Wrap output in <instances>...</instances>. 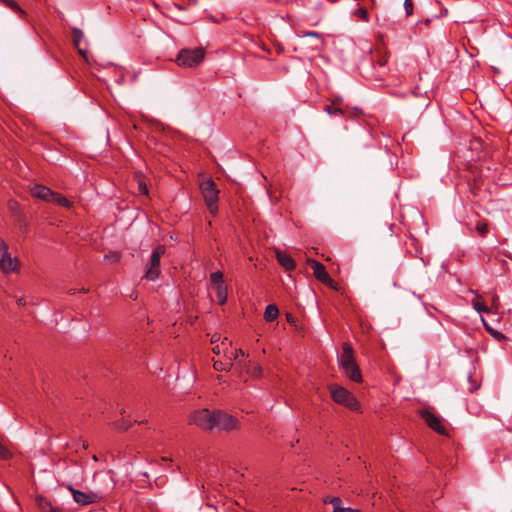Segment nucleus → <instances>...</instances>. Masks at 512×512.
<instances>
[{
  "label": "nucleus",
  "mask_w": 512,
  "mask_h": 512,
  "mask_svg": "<svg viewBox=\"0 0 512 512\" xmlns=\"http://www.w3.org/2000/svg\"><path fill=\"white\" fill-rule=\"evenodd\" d=\"M0 269L3 273L9 274L18 272L20 269L17 258L12 257L8 251L7 243L0 237Z\"/></svg>",
  "instance_id": "nucleus-5"
},
{
  "label": "nucleus",
  "mask_w": 512,
  "mask_h": 512,
  "mask_svg": "<svg viewBox=\"0 0 512 512\" xmlns=\"http://www.w3.org/2000/svg\"><path fill=\"white\" fill-rule=\"evenodd\" d=\"M276 258L278 263L286 270L292 271L295 269L296 264L292 257L286 252L277 251Z\"/></svg>",
  "instance_id": "nucleus-16"
},
{
  "label": "nucleus",
  "mask_w": 512,
  "mask_h": 512,
  "mask_svg": "<svg viewBox=\"0 0 512 512\" xmlns=\"http://www.w3.org/2000/svg\"><path fill=\"white\" fill-rule=\"evenodd\" d=\"M69 489L72 492L74 501L82 506L95 503L100 499L99 495L94 492L86 493L80 490H76L71 486Z\"/></svg>",
  "instance_id": "nucleus-9"
},
{
  "label": "nucleus",
  "mask_w": 512,
  "mask_h": 512,
  "mask_svg": "<svg viewBox=\"0 0 512 512\" xmlns=\"http://www.w3.org/2000/svg\"><path fill=\"white\" fill-rule=\"evenodd\" d=\"M473 308L479 313H488L490 309L481 300V296L476 293V297L471 301Z\"/></svg>",
  "instance_id": "nucleus-20"
},
{
  "label": "nucleus",
  "mask_w": 512,
  "mask_h": 512,
  "mask_svg": "<svg viewBox=\"0 0 512 512\" xmlns=\"http://www.w3.org/2000/svg\"><path fill=\"white\" fill-rule=\"evenodd\" d=\"M201 192L205 204L211 214H216L218 211V194L219 190L212 179H207L201 183Z\"/></svg>",
  "instance_id": "nucleus-3"
},
{
  "label": "nucleus",
  "mask_w": 512,
  "mask_h": 512,
  "mask_svg": "<svg viewBox=\"0 0 512 512\" xmlns=\"http://www.w3.org/2000/svg\"><path fill=\"white\" fill-rule=\"evenodd\" d=\"M308 266L313 270L314 276L317 280H319L321 283H324L330 275L326 271L325 266L314 260V259H307Z\"/></svg>",
  "instance_id": "nucleus-11"
},
{
  "label": "nucleus",
  "mask_w": 512,
  "mask_h": 512,
  "mask_svg": "<svg viewBox=\"0 0 512 512\" xmlns=\"http://www.w3.org/2000/svg\"><path fill=\"white\" fill-rule=\"evenodd\" d=\"M325 503H330L333 506V510H335L336 507H343L342 500L339 497L327 499L325 500Z\"/></svg>",
  "instance_id": "nucleus-31"
},
{
  "label": "nucleus",
  "mask_w": 512,
  "mask_h": 512,
  "mask_svg": "<svg viewBox=\"0 0 512 512\" xmlns=\"http://www.w3.org/2000/svg\"><path fill=\"white\" fill-rule=\"evenodd\" d=\"M6 6L16 12L20 17H26V12L14 0H9Z\"/></svg>",
  "instance_id": "nucleus-24"
},
{
  "label": "nucleus",
  "mask_w": 512,
  "mask_h": 512,
  "mask_svg": "<svg viewBox=\"0 0 512 512\" xmlns=\"http://www.w3.org/2000/svg\"><path fill=\"white\" fill-rule=\"evenodd\" d=\"M232 342L228 340V338H224L222 340V342L220 343V345L222 346V348L226 351L228 349L229 346H231Z\"/></svg>",
  "instance_id": "nucleus-38"
},
{
  "label": "nucleus",
  "mask_w": 512,
  "mask_h": 512,
  "mask_svg": "<svg viewBox=\"0 0 512 512\" xmlns=\"http://www.w3.org/2000/svg\"><path fill=\"white\" fill-rule=\"evenodd\" d=\"M498 302H499V298H498V296H497L496 294H495V295H493V297H492V305H493L495 308H497Z\"/></svg>",
  "instance_id": "nucleus-42"
},
{
  "label": "nucleus",
  "mask_w": 512,
  "mask_h": 512,
  "mask_svg": "<svg viewBox=\"0 0 512 512\" xmlns=\"http://www.w3.org/2000/svg\"><path fill=\"white\" fill-rule=\"evenodd\" d=\"M339 101H334L331 105H326L324 107L325 112H327L329 115H336V116H344L345 112L342 108L337 107L336 104Z\"/></svg>",
  "instance_id": "nucleus-22"
},
{
  "label": "nucleus",
  "mask_w": 512,
  "mask_h": 512,
  "mask_svg": "<svg viewBox=\"0 0 512 512\" xmlns=\"http://www.w3.org/2000/svg\"><path fill=\"white\" fill-rule=\"evenodd\" d=\"M166 247L164 245H158L151 253L149 262L146 265V271L144 277L149 281H155L160 275V259L165 254Z\"/></svg>",
  "instance_id": "nucleus-4"
},
{
  "label": "nucleus",
  "mask_w": 512,
  "mask_h": 512,
  "mask_svg": "<svg viewBox=\"0 0 512 512\" xmlns=\"http://www.w3.org/2000/svg\"><path fill=\"white\" fill-rule=\"evenodd\" d=\"M493 334H494L495 336H498V335H499V336L503 337L499 332H496V333H493Z\"/></svg>",
  "instance_id": "nucleus-47"
},
{
  "label": "nucleus",
  "mask_w": 512,
  "mask_h": 512,
  "mask_svg": "<svg viewBox=\"0 0 512 512\" xmlns=\"http://www.w3.org/2000/svg\"><path fill=\"white\" fill-rule=\"evenodd\" d=\"M218 340H219V337H218L216 334H215V335H213V336H212V338H211V342H212V343H215V342H216V341H218Z\"/></svg>",
  "instance_id": "nucleus-43"
},
{
  "label": "nucleus",
  "mask_w": 512,
  "mask_h": 512,
  "mask_svg": "<svg viewBox=\"0 0 512 512\" xmlns=\"http://www.w3.org/2000/svg\"><path fill=\"white\" fill-rule=\"evenodd\" d=\"M332 399L341 405L349 408L352 411H358L360 404L354 395L342 386L331 384L328 387Z\"/></svg>",
  "instance_id": "nucleus-1"
},
{
  "label": "nucleus",
  "mask_w": 512,
  "mask_h": 512,
  "mask_svg": "<svg viewBox=\"0 0 512 512\" xmlns=\"http://www.w3.org/2000/svg\"><path fill=\"white\" fill-rule=\"evenodd\" d=\"M6 6L16 12L20 17H26V12L14 0H9Z\"/></svg>",
  "instance_id": "nucleus-25"
},
{
  "label": "nucleus",
  "mask_w": 512,
  "mask_h": 512,
  "mask_svg": "<svg viewBox=\"0 0 512 512\" xmlns=\"http://www.w3.org/2000/svg\"><path fill=\"white\" fill-rule=\"evenodd\" d=\"M385 63H386V61H385L384 59L379 60V64H380L381 66H384V65H385Z\"/></svg>",
  "instance_id": "nucleus-45"
},
{
  "label": "nucleus",
  "mask_w": 512,
  "mask_h": 512,
  "mask_svg": "<svg viewBox=\"0 0 512 512\" xmlns=\"http://www.w3.org/2000/svg\"><path fill=\"white\" fill-rule=\"evenodd\" d=\"M50 202L55 203L57 205H60L62 207H69L70 206V201L67 198H65L61 194H58V193H55V192H53V197L50 200Z\"/></svg>",
  "instance_id": "nucleus-23"
},
{
  "label": "nucleus",
  "mask_w": 512,
  "mask_h": 512,
  "mask_svg": "<svg viewBox=\"0 0 512 512\" xmlns=\"http://www.w3.org/2000/svg\"><path fill=\"white\" fill-rule=\"evenodd\" d=\"M138 190H139V193H141L143 195H148V188L142 180L138 181Z\"/></svg>",
  "instance_id": "nucleus-35"
},
{
  "label": "nucleus",
  "mask_w": 512,
  "mask_h": 512,
  "mask_svg": "<svg viewBox=\"0 0 512 512\" xmlns=\"http://www.w3.org/2000/svg\"><path fill=\"white\" fill-rule=\"evenodd\" d=\"M421 417L423 418V420L426 422V424L431 428L433 429L434 431H436L437 433L441 434V435H445L446 434V428L445 426L442 424V419L440 417H438L437 415L433 414L432 412L428 411V410H423L421 411Z\"/></svg>",
  "instance_id": "nucleus-8"
},
{
  "label": "nucleus",
  "mask_w": 512,
  "mask_h": 512,
  "mask_svg": "<svg viewBox=\"0 0 512 512\" xmlns=\"http://www.w3.org/2000/svg\"><path fill=\"white\" fill-rule=\"evenodd\" d=\"M354 15L362 21L368 22L369 20L368 11L364 7H359L358 9H356Z\"/></svg>",
  "instance_id": "nucleus-28"
},
{
  "label": "nucleus",
  "mask_w": 512,
  "mask_h": 512,
  "mask_svg": "<svg viewBox=\"0 0 512 512\" xmlns=\"http://www.w3.org/2000/svg\"><path fill=\"white\" fill-rule=\"evenodd\" d=\"M210 281L215 285L224 284L223 273L221 271H215L210 274Z\"/></svg>",
  "instance_id": "nucleus-26"
},
{
  "label": "nucleus",
  "mask_w": 512,
  "mask_h": 512,
  "mask_svg": "<svg viewBox=\"0 0 512 512\" xmlns=\"http://www.w3.org/2000/svg\"><path fill=\"white\" fill-rule=\"evenodd\" d=\"M279 315V310L276 305L270 304L266 307L264 312V318L268 322H272L277 319Z\"/></svg>",
  "instance_id": "nucleus-21"
},
{
  "label": "nucleus",
  "mask_w": 512,
  "mask_h": 512,
  "mask_svg": "<svg viewBox=\"0 0 512 512\" xmlns=\"http://www.w3.org/2000/svg\"><path fill=\"white\" fill-rule=\"evenodd\" d=\"M476 230L481 236H484L488 230L487 224L485 222H478L476 225Z\"/></svg>",
  "instance_id": "nucleus-32"
},
{
  "label": "nucleus",
  "mask_w": 512,
  "mask_h": 512,
  "mask_svg": "<svg viewBox=\"0 0 512 512\" xmlns=\"http://www.w3.org/2000/svg\"><path fill=\"white\" fill-rule=\"evenodd\" d=\"M72 37L74 46L78 49L79 54L86 59V51L80 47L81 41L84 38V33L79 28H72Z\"/></svg>",
  "instance_id": "nucleus-18"
},
{
  "label": "nucleus",
  "mask_w": 512,
  "mask_h": 512,
  "mask_svg": "<svg viewBox=\"0 0 512 512\" xmlns=\"http://www.w3.org/2000/svg\"><path fill=\"white\" fill-rule=\"evenodd\" d=\"M214 411L200 409L191 414L190 421L203 430H213Z\"/></svg>",
  "instance_id": "nucleus-7"
},
{
  "label": "nucleus",
  "mask_w": 512,
  "mask_h": 512,
  "mask_svg": "<svg viewBox=\"0 0 512 512\" xmlns=\"http://www.w3.org/2000/svg\"><path fill=\"white\" fill-rule=\"evenodd\" d=\"M213 430L232 431L240 427V422L234 416L223 411H214Z\"/></svg>",
  "instance_id": "nucleus-6"
},
{
  "label": "nucleus",
  "mask_w": 512,
  "mask_h": 512,
  "mask_svg": "<svg viewBox=\"0 0 512 512\" xmlns=\"http://www.w3.org/2000/svg\"><path fill=\"white\" fill-rule=\"evenodd\" d=\"M323 284H325L326 286H328L329 288H331L335 291L339 290L338 283L335 280H333L331 277H328V279Z\"/></svg>",
  "instance_id": "nucleus-34"
},
{
  "label": "nucleus",
  "mask_w": 512,
  "mask_h": 512,
  "mask_svg": "<svg viewBox=\"0 0 512 512\" xmlns=\"http://www.w3.org/2000/svg\"><path fill=\"white\" fill-rule=\"evenodd\" d=\"M11 457V452L6 446L0 441V459H8Z\"/></svg>",
  "instance_id": "nucleus-30"
},
{
  "label": "nucleus",
  "mask_w": 512,
  "mask_h": 512,
  "mask_svg": "<svg viewBox=\"0 0 512 512\" xmlns=\"http://www.w3.org/2000/svg\"><path fill=\"white\" fill-rule=\"evenodd\" d=\"M240 356H241V357H244V356H245L244 351H243L242 349H237V350H235V352L233 353V359H234V360H237V359H238V357H240Z\"/></svg>",
  "instance_id": "nucleus-39"
},
{
  "label": "nucleus",
  "mask_w": 512,
  "mask_h": 512,
  "mask_svg": "<svg viewBox=\"0 0 512 512\" xmlns=\"http://www.w3.org/2000/svg\"><path fill=\"white\" fill-rule=\"evenodd\" d=\"M404 9L406 12V16H410L413 13V2L412 0H405L404 1Z\"/></svg>",
  "instance_id": "nucleus-33"
},
{
  "label": "nucleus",
  "mask_w": 512,
  "mask_h": 512,
  "mask_svg": "<svg viewBox=\"0 0 512 512\" xmlns=\"http://www.w3.org/2000/svg\"><path fill=\"white\" fill-rule=\"evenodd\" d=\"M236 367L240 369L241 373H246L248 376L254 379H258L262 376V368L260 365L251 361H237Z\"/></svg>",
  "instance_id": "nucleus-10"
},
{
  "label": "nucleus",
  "mask_w": 512,
  "mask_h": 512,
  "mask_svg": "<svg viewBox=\"0 0 512 512\" xmlns=\"http://www.w3.org/2000/svg\"><path fill=\"white\" fill-rule=\"evenodd\" d=\"M214 287H215L216 296L218 298L219 304L223 305L227 301V296H228L227 286L224 283V284H220V285H215Z\"/></svg>",
  "instance_id": "nucleus-19"
},
{
  "label": "nucleus",
  "mask_w": 512,
  "mask_h": 512,
  "mask_svg": "<svg viewBox=\"0 0 512 512\" xmlns=\"http://www.w3.org/2000/svg\"><path fill=\"white\" fill-rule=\"evenodd\" d=\"M0 2L6 5L9 2V0H0Z\"/></svg>",
  "instance_id": "nucleus-46"
},
{
  "label": "nucleus",
  "mask_w": 512,
  "mask_h": 512,
  "mask_svg": "<svg viewBox=\"0 0 512 512\" xmlns=\"http://www.w3.org/2000/svg\"><path fill=\"white\" fill-rule=\"evenodd\" d=\"M105 261L110 263H116L120 260V254L118 252H111L104 256Z\"/></svg>",
  "instance_id": "nucleus-29"
},
{
  "label": "nucleus",
  "mask_w": 512,
  "mask_h": 512,
  "mask_svg": "<svg viewBox=\"0 0 512 512\" xmlns=\"http://www.w3.org/2000/svg\"><path fill=\"white\" fill-rule=\"evenodd\" d=\"M205 57V51L201 47L193 49H182L176 58V63L180 67L193 68L199 65Z\"/></svg>",
  "instance_id": "nucleus-2"
},
{
  "label": "nucleus",
  "mask_w": 512,
  "mask_h": 512,
  "mask_svg": "<svg viewBox=\"0 0 512 512\" xmlns=\"http://www.w3.org/2000/svg\"><path fill=\"white\" fill-rule=\"evenodd\" d=\"M332 512H360L357 509H352L350 507H336Z\"/></svg>",
  "instance_id": "nucleus-36"
},
{
  "label": "nucleus",
  "mask_w": 512,
  "mask_h": 512,
  "mask_svg": "<svg viewBox=\"0 0 512 512\" xmlns=\"http://www.w3.org/2000/svg\"><path fill=\"white\" fill-rule=\"evenodd\" d=\"M356 361L354 358V351L349 343H343L342 353L338 358L339 367L347 366L352 362Z\"/></svg>",
  "instance_id": "nucleus-12"
},
{
  "label": "nucleus",
  "mask_w": 512,
  "mask_h": 512,
  "mask_svg": "<svg viewBox=\"0 0 512 512\" xmlns=\"http://www.w3.org/2000/svg\"><path fill=\"white\" fill-rule=\"evenodd\" d=\"M37 506L42 512H65L63 509L57 506H53L52 503L45 497L39 496L36 499Z\"/></svg>",
  "instance_id": "nucleus-17"
},
{
  "label": "nucleus",
  "mask_w": 512,
  "mask_h": 512,
  "mask_svg": "<svg viewBox=\"0 0 512 512\" xmlns=\"http://www.w3.org/2000/svg\"><path fill=\"white\" fill-rule=\"evenodd\" d=\"M16 302H17V304H18V305H20V306H24V305H26V303H27V302H26V299H25V297H24V296L16 297Z\"/></svg>",
  "instance_id": "nucleus-41"
},
{
  "label": "nucleus",
  "mask_w": 512,
  "mask_h": 512,
  "mask_svg": "<svg viewBox=\"0 0 512 512\" xmlns=\"http://www.w3.org/2000/svg\"><path fill=\"white\" fill-rule=\"evenodd\" d=\"M114 425H115L116 429L122 430V431H125L130 427V424H127L125 422H116Z\"/></svg>",
  "instance_id": "nucleus-37"
},
{
  "label": "nucleus",
  "mask_w": 512,
  "mask_h": 512,
  "mask_svg": "<svg viewBox=\"0 0 512 512\" xmlns=\"http://www.w3.org/2000/svg\"><path fill=\"white\" fill-rule=\"evenodd\" d=\"M302 37L311 39L310 47L312 50H321L324 46V39L318 32H304Z\"/></svg>",
  "instance_id": "nucleus-15"
},
{
  "label": "nucleus",
  "mask_w": 512,
  "mask_h": 512,
  "mask_svg": "<svg viewBox=\"0 0 512 512\" xmlns=\"http://www.w3.org/2000/svg\"><path fill=\"white\" fill-rule=\"evenodd\" d=\"M233 366V363L232 362H229V363H224L222 361H215L213 363V368L216 370V371H229Z\"/></svg>",
  "instance_id": "nucleus-27"
},
{
  "label": "nucleus",
  "mask_w": 512,
  "mask_h": 512,
  "mask_svg": "<svg viewBox=\"0 0 512 512\" xmlns=\"http://www.w3.org/2000/svg\"><path fill=\"white\" fill-rule=\"evenodd\" d=\"M212 351L214 354L219 355L221 352H225V350L222 348L220 344H217L215 347L212 348Z\"/></svg>",
  "instance_id": "nucleus-40"
},
{
  "label": "nucleus",
  "mask_w": 512,
  "mask_h": 512,
  "mask_svg": "<svg viewBox=\"0 0 512 512\" xmlns=\"http://www.w3.org/2000/svg\"><path fill=\"white\" fill-rule=\"evenodd\" d=\"M340 369L351 381H354V382L362 381V374H361V371H360L359 366L357 365L356 361L352 362L351 364H349L347 366H343Z\"/></svg>",
  "instance_id": "nucleus-13"
},
{
  "label": "nucleus",
  "mask_w": 512,
  "mask_h": 512,
  "mask_svg": "<svg viewBox=\"0 0 512 512\" xmlns=\"http://www.w3.org/2000/svg\"><path fill=\"white\" fill-rule=\"evenodd\" d=\"M31 195L35 198H39L46 202H50V200L53 197V191L50 188L43 185H34L31 188Z\"/></svg>",
  "instance_id": "nucleus-14"
},
{
  "label": "nucleus",
  "mask_w": 512,
  "mask_h": 512,
  "mask_svg": "<svg viewBox=\"0 0 512 512\" xmlns=\"http://www.w3.org/2000/svg\"><path fill=\"white\" fill-rule=\"evenodd\" d=\"M477 389H478V386H471V387L469 388V391H470V392H474V391H476Z\"/></svg>",
  "instance_id": "nucleus-44"
}]
</instances>
